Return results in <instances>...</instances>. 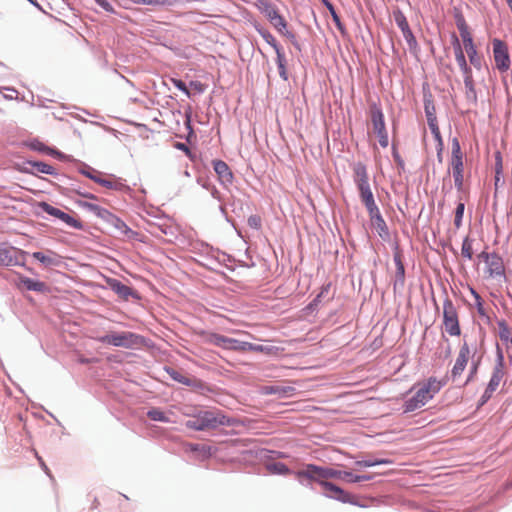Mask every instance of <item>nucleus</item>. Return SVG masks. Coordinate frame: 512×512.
Instances as JSON below:
<instances>
[{
	"label": "nucleus",
	"mask_w": 512,
	"mask_h": 512,
	"mask_svg": "<svg viewBox=\"0 0 512 512\" xmlns=\"http://www.w3.org/2000/svg\"><path fill=\"white\" fill-rule=\"evenodd\" d=\"M389 463H391V461L388 459H367V460L356 461V465L359 467H372V466H376V465L389 464Z\"/></svg>",
	"instance_id": "e433bc0d"
},
{
	"label": "nucleus",
	"mask_w": 512,
	"mask_h": 512,
	"mask_svg": "<svg viewBox=\"0 0 512 512\" xmlns=\"http://www.w3.org/2000/svg\"><path fill=\"white\" fill-rule=\"evenodd\" d=\"M30 147L33 150L45 152L50 155L57 154V152L54 149L47 147L45 144H43L42 142H39V141H33L30 144Z\"/></svg>",
	"instance_id": "37998d69"
},
{
	"label": "nucleus",
	"mask_w": 512,
	"mask_h": 512,
	"mask_svg": "<svg viewBox=\"0 0 512 512\" xmlns=\"http://www.w3.org/2000/svg\"><path fill=\"white\" fill-rule=\"evenodd\" d=\"M292 387H280V386H265L263 391L265 394H281L286 395L292 391Z\"/></svg>",
	"instance_id": "4c0bfd02"
},
{
	"label": "nucleus",
	"mask_w": 512,
	"mask_h": 512,
	"mask_svg": "<svg viewBox=\"0 0 512 512\" xmlns=\"http://www.w3.org/2000/svg\"><path fill=\"white\" fill-rule=\"evenodd\" d=\"M248 224L249 226L253 227V228H259L260 225H261V221H260V218L257 217V216H250L248 218Z\"/></svg>",
	"instance_id": "864d4df0"
},
{
	"label": "nucleus",
	"mask_w": 512,
	"mask_h": 512,
	"mask_svg": "<svg viewBox=\"0 0 512 512\" xmlns=\"http://www.w3.org/2000/svg\"><path fill=\"white\" fill-rule=\"evenodd\" d=\"M133 4H142L149 6H164V5H173L178 2V0H130Z\"/></svg>",
	"instance_id": "72a5a7b5"
},
{
	"label": "nucleus",
	"mask_w": 512,
	"mask_h": 512,
	"mask_svg": "<svg viewBox=\"0 0 512 512\" xmlns=\"http://www.w3.org/2000/svg\"><path fill=\"white\" fill-rule=\"evenodd\" d=\"M256 7L269 21L279 14L276 6L266 0H257Z\"/></svg>",
	"instance_id": "a878e982"
},
{
	"label": "nucleus",
	"mask_w": 512,
	"mask_h": 512,
	"mask_svg": "<svg viewBox=\"0 0 512 512\" xmlns=\"http://www.w3.org/2000/svg\"><path fill=\"white\" fill-rule=\"evenodd\" d=\"M509 66H505V65H502V66H498V68L501 70V71H506L508 69Z\"/></svg>",
	"instance_id": "0e129e2a"
},
{
	"label": "nucleus",
	"mask_w": 512,
	"mask_h": 512,
	"mask_svg": "<svg viewBox=\"0 0 512 512\" xmlns=\"http://www.w3.org/2000/svg\"><path fill=\"white\" fill-rule=\"evenodd\" d=\"M41 208L47 214L60 219L62 222H64L65 224H67L70 227L77 228V229L82 228V224L79 220L75 219L73 216L63 212L62 210H60L48 203L43 202L41 204Z\"/></svg>",
	"instance_id": "4468645a"
},
{
	"label": "nucleus",
	"mask_w": 512,
	"mask_h": 512,
	"mask_svg": "<svg viewBox=\"0 0 512 512\" xmlns=\"http://www.w3.org/2000/svg\"><path fill=\"white\" fill-rule=\"evenodd\" d=\"M492 44L496 64H506V62L509 61L508 48L506 44L498 39H494Z\"/></svg>",
	"instance_id": "6ab92c4d"
},
{
	"label": "nucleus",
	"mask_w": 512,
	"mask_h": 512,
	"mask_svg": "<svg viewBox=\"0 0 512 512\" xmlns=\"http://www.w3.org/2000/svg\"><path fill=\"white\" fill-rule=\"evenodd\" d=\"M427 123H428V126H429L435 140L437 141V149H438V153H440L443 149V140L441 137V133H440V129H439L437 120L436 121L431 120V122H427Z\"/></svg>",
	"instance_id": "7c9ffc66"
},
{
	"label": "nucleus",
	"mask_w": 512,
	"mask_h": 512,
	"mask_svg": "<svg viewBox=\"0 0 512 512\" xmlns=\"http://www.w3.org/2000/svg\"><path fill=\"white\" fill-rule=\"evenodd\" d=\"M456 24L462 40L472 37L468 25L462 15H457Z\"/></svg>",
	"instance_id": "2f4dec72"
},
{
	"label": "nucleus",
	"mask_w": 512,
	"mask_h": 512,
	"mask_svg": "<svg viewBox=\"0 0 512 512\" xmlns=\"http://www.w3.org/2000/svg\"><path fill=\"white\" fill-rule=\"evenodd\" d=\"M206 342L226 350L242 352L244 341L230 338L217 333L207 335Z\"/></svg>",
	"instance_id": "f8f14e48"
},
{
	"label": "nucleus",
	"mask_w": 512,
	"mask_h": 512,
	"mask_svg": "<svg viewBox=\"0 0 512 512\" xmlns=\"http://www.w3.org/2000/svg\"><path fill=\"white\" fill-rule=\"evenodd\" d=\"M360 193V198L363 204L365 205L367 211H376V203L374 200L373 193L370 188V184H365L357 187Z\"/></svg>",
	"instance_id": "aec40b11"
},
{
	"label": "nucleus",
	"mask_w": 512,
	"mask_h": 512,
	"mask_svg": "<svg viewBox=\"0 0 512 512\" xmlns=\"http://www.w3.org/2000/svg\"><path fill=\"white\" fill-rule=\"evenodd\" d=\"M342 477V471L334 468L326 467V480L328 479H340Z\"/></svg>",
	"instance_id": "8fccbe9b"
},
{
	"label": "nucleus",
	"mask_w": 512,
	"mask_h": 512,
	"mask_svg": "<svg viewBox=\"0 0 512 512\" xmlns=\"http://www.w3.org/2000/svg\"><path fill=\"white\" fill-rule=\"evenodd\" d=\"M174 147L176 149L182 150L189 158L193 157L190 148L186 144L181 143V142H176L174 144Z\"/></svg>",
	"instance_id": "3c124183"
},
{
	"label": "nucleus",
	"mask_w": 512,
	"mask_h": 512,
	"mask_svg": "<svg viewBox=\"0 0 512 512\" xmlns=\"http://www.w3.org/2000/svg\"><path fill=\"white\" fill-rule=\"evenodd\" d=\"M4 90L7 91V93H3L4 97L13 99L16 97L17 91L14 89L4 88Z\"/></svg>",
	"instance_id": "13d9d810"
},
{
	"label": "nucleus",
	"mask_w": 512,
	"mask_h": 512,
	"mask_svg": "<svg viewBox=\"0 0 512 512\" xmlns=\"http://www.w3.org/2000/svg\"><path fill=\"white\" fill-rule=\"evenodd\" d=\"M175 84H176V87H178L180 90L188 93L186 85L182 81L179 80V81L175 82Z\"/></svg>",
	"instance_id": "052dcab7"
},
{
	"label": "nucleus",
	"mask_w": 512,
	"mask_h": 512,
	"mask_svg": "<svg viewBox=\"0 0 512 512\" xmlns=\"http://www.w3.org/2000/svg\"><path fill=\"white\" fill-rule=\"evenodd\" d=\"M147 416L154 421L167 422L168 418L164 412L159 409H151L148 411Z\"/></svg>",
	"instance_id": "a19ab883"
},
{
	"label": "nucleus",
	"mask_w": 512,
	"mask_h": 512,
	"mask_svg": "<svg viewBox=\"0 0 512 512\" xmlns=\"http://www.w3.org/2000/svg\"><path fill=\"white\" fill-rule=\"evenodd\" d=\"M273 468L275 469L276 472L280 473V474H287L289 473V469L288 467L283 464V463H276L273 465Z\"/></svg>",
	"instance_id": "603ef678"
},
{
	"label": "nucleus",
	"mask_w": 512,
	"mask_h": 512,
	"mask_svg": "<svg viewBox=\"0 0 512 512\" xmlns=\"http://www.w3.org/2000/svg\"><path fill=\"white\" fill-rule=\"evenodd\" d=\"M449 166L452 171L455 187L458 191H462L464 187V161L460 143L457 138L452 139Z\"/></svg>",
	"instance_id": "20e7f679"
},
{
	"label": "nucleus",
	"mask_w": 512,
	"mask_h": 512,
	"mask_svg": "<svg viewBox=\"0 0 512 512\" xmlns=\"http://www.w3.org/2000/svg\"><path fill=\"white\" fill-rule=\"evenodd\" d=\"M424 109L427 118V122H431V120L436 121V109L431 99V96H425L424 98Z\"/></svg>",
	"instance_id": "c756f323"
},
{
	"label": "nucleus",
	"mask_w": 512,
	"mask_h": 512,
	"mask_svg": "<svg viewBox=\"0 0 512 512\" xmlns=\"http://www.w3.org/2000/svg\"><path fill=\"white\" fill-rule=\"evenodd\" d=\"M242 352H246V351H253V352H268L269 351V348L263 346V345H256V344H252L250 342H245L243 343V347H242Z\"/></svg>",
	"instance_id": "c03bdc74"
},
{
	"label": "nucleus",
	"mask_w": 512,
	"mask_h": 512,
	"mask_svg": "<svg viewBox=\"0 0 512 512\" xmlns=\"http://www.w3.org/2000/svg\"><path fill=\"white\" fill-rule=\"evenodd\" d=\"M472 239L468 236L464 238L462 247H461V255L469 260L473 257V247H472Z\"/></svg>",
	"instance_id": "c9c22d12"
},
{
	"label": "nucleus",
	"mask_w": 512,
	"mask_h": 512,
	"mask_svg": "<svg viewBox=\"0 0 512 512\" xmlns=\"http://www.w3.org/2000/svg\"><path fill=\"white\" fill-rule=\"evenodd\" d=\"M443 327L449 336L461 335L458 309L449 297L443 301Z\"/></svg>",
	"instance_id": "39448f33"
},
{
	"label": "nucleus",
	"mask_w": 512,
	"mask_h": 512,
	"mask_svg": "<svg viewBox=\"0 0 512 512\" xmlns=\"http://www.w3.org/2000/svg\"><path fill=\"white\" fill-rule=\"evenodd\" d=\"M32 257L41 262L45 267H56L62 263V257L51 250H48L47 253L34 252Z\"/></svg>",
	"instance_id": "a211bd4d"
},
{
	"label": "nucleus",
	"mask_w": 512,
	"mask_h": 512,
	"mask_svg": "<svg viewBox=\"0 0 512 512\" xmlns=\"http://www.w3.org/2000/svg\"><path fill=\"white\" fill-rule=\"evenodd\" d=\"M234 424V419L227 417L220 411H202L193 418L187 420L186 427L196 431H203L207 429H214L218 426H232Z\"/></svg>",
	"instance_id": "f03ea898"
},
{
	"label": "nucleus",
	"mask_w": 512,
	"mask_h": 512,
	"mask_svg": "<svg viewBox=\"0 0 512 512\" xmlns=\"http://www.w3.org/2000/svg\"><path fill=\"white\" fill-rule=\"evenodd\" d=\"M270 23L272 24V26L283 36L289 38L290 40H294L295 39V35L290 32L287 28V22L286 20L283 18V16H281L280 14H278L275 18H273Z\"/></svg>",
	"instance_id": "bb28decb"
},
{
	"label": "nucleus",
	"mask_w": 512,
	"mask_h": 512,
	"mask_svg": "<svg viewBox=\"0 0 512 512\" xmlns=\"http://www.w3.org/2000/svg\"><path fill=\"white\" fill-rule=\"evenodd\" d=\"M298 478H305L311 482H317L322 486V483H329L326 480V467L317 466L314 464H307L304 469L296 473Z\"/></svg>",
	"instance_id": "ddd939ff"
},
{
	"label": "nucleus",
	"mask_w": 512,
	"mask_h": 512,
	"mask_svg": "<svg viewBox=\"0 0 512 512\" xmlns=\"http://www.w3.org/2000/svg\"><path fill=\"white\" fill-rule=\"evenodd\" d=\"M353 179L357 187L369 183L366 166L358 162L353 166Z\"/></svg>",
	"instance_id": "393cba45"
},
{
	"label": "nucleus",
	"mask_w": 512,
	"mask_h": 512,
	"mask_svg": "<svg viewBox=\"0 0 512 512\" xmlns=\"http://www.w3.org/2000/svg\"><path fill=\"white\" fill-rule=\"evenodd\" d=\"M457 59H458V61L463 62V64H466L464 56L461 51H460V54L457 56Z\"/></svg>",
	"instance_id": "680f3d73"
},
{
	"label": "nucleus",
	"mask_w": 512,
	"mask_h": 512,
	"mask_svg": "<svg viewBox=\"0 0 512 512\" xmlns=\"http://www.w3.org/2000/svg\"><path fill=\"white\" fill-rule=\"evenodd\" d=\"M370 220L372 225L376 228L378 234L380 237H386L388 236V228L387 225L383 219V217L380 214L378 206L376 207V211H368Z\"/></svg>",
	"instance_id": "412c9836"
},
{
	"label": "nucleus",
	"mask_w": 512,
	"mask_h": 512,
	"mask_svg": "<svg viewBox=\"0 0 512 512\" xmlns=\"http://www.w3.org/2000/svg\"><path fill=\"white\" fill-rule=\"evenodd\" d=\"M80 205L102 219H107L110 215V212L107 209L102 208L92 202H81Z\"/></svg>",
	"instance_id": "c85d7f7f"
},
{
	"label": "nucleus",
	"mask_w": 512,
	"mask_h": 512,
	"mask_svg": "<svg viewBox=\"0 0 512 512\" xmlns=\"http://www.w3.org/2000/svg\"><path fill=\"white\" fill-rule=\"evenodd\" d=\"M110 287L114 292H116L120 297L124 299H128V297L131 295L132 291L131 288L127 285L123 284L122 282L113 279L109 282Z\"/></svg>",
	"instance_id": "cd10ccee"
},
{
	"label": "nucleus",
	"mask_w": 512,
	"mask_h": 512,
	"mask_svg": "<svg viewBox=\"0 0 512 512\" xmlns=\"http://www.w3.org/2000/svg\"><path fill=\"white\" fill-rule=\"evenodd\" d=\"M463 41V46H464V49L469 57V60L471 62V64H475L476 62V50H475V47H474V44H473V39L472 37L468 38V39H464L462 40Z\"/></svg>",
	"instance_id": "f704fd0d"
},
{
	"label": "nucleus",
	"mask_w": 512,
	"mask_h": 512,
	"mask_svg": "<svg viewBox=\"0 0 512 512\" xmlns=\"http://www.w3.org/2000/svg\"><path fill=\"white\" fill-rule=\"evenodd\" d=\"M213 168L216 172L219 181L223 185H231L233 182V173L231 172L229 166L222 160L213 161Z\"/></svg>",
	"instance_id": "f3484780"
},
{
	"label": "nucleus",
	"mask_w": 512,
	"mask_h": 512,
	"mask_svg": "<svg viewBox=\"0 0 512 512\" xmlns=\"http://www.w3.org/2000/svg\"><path fill=\"white\" fill-rule=\"evenodd\" d=\"M97 341L115 347L133 349L143 344V338L130 331L111 333L97 338Z\"/></svg>",
	"instance_id": "7ed1b4c3"
},
{
	"label": "nucleus",
	"mask_w": 512,
	"mask_h": 512,
	"mask_svg": "<svg viewBox=\"0 0 512 512\" xmlns=\"http://www.w3.org/2000/svg\"><path fill=\"white\" fill-rule=\"evenodd\" d=\"M464 210H465V204L463 202H459L457 204V207L455 210V217H454V225L456 228H460L462 225Z\"/></svg>",
	"instance_id": "ea45409f"
},
{
	"label": "nucleus",
	"mask_w": 512,
	"mask_h": 512,
	"mask_svg": "<svg viewBox=\"0 0 512 512\" xmlns=\"http://www.w3.org/2000/svg\"><path fill=\"white\" fill-rule=\"evenodd\" d=\"M326 6L332 16V19L334 21V23L336 24L337 28L340 30V31H343L344 30V26L343 24L341 23V20H340V17L338 16L337 12L335 11V8L333 7V5L329 2H326Z\"/></svg>",
	"instance_id": "49530a36"
},
{
	"label": "nucleus",
	"mask_w": 512,
	"mask_h": 512,
	"mask_svg": "<svg viewBox=\"0 0 512 512\" xmlns=\"http://www.w3.org/2000/svg\"><path fill=\"white\" fill-rule=\"evenodd\" d=\"M480 362H481V357H478L477 359H475L471 362L470 371H469V374H468L465 384L474 380V378L478 372Z\"/></svg>",
	"instance_id": "79ce46f5"
},
{
	"label": "nucleus",
	"mask_w": 512,
	"mask_h": 512,
	"mask_svg": "<svg viewBox=\"0 0 512 512\" xmlns=\"http://www.w3.org/2000/svg\"><path fill=\"white\" fill-rule=\"evenodd\" d=\"M475 356L476 347L464 340L459 348L455 363L451 369V377L453 380H456L463 374L469 360L472 362L475 360Z\"/></svg>",
	"instance_id": "423d86ee"
},
{
	"label": "nucleus",
	"mask_w": 512,
	"mask_h": 512,
	"mask_svg": "<svg viewBox=\"0 0 512 512\" xmlns=\"http://www.w3.org/2000/svg\"><path fill=\"white\" fill-rule=\"evenodd\" d=\"M504 375L503 357L500 355L498 363L493 368L490 381L480 398V406L484 405L492 397L493 393L497 390L503 380Z\"/></svg>",
	"instance_id": "6e6552de"
},
{
	"label": "nucleus",
	"mask_w": 512,
	"mask_h": 512,
	"mask_svg": "<svg viewBox=\"0 0 512 512\" xmlns=\"http://www.w3.org/2000/svg\"><path fill=\"white\" fill-rule=\"evenodd\" d=\"M165 371L174 381L179 382L185 386H189L196 391H199V392L210 391V388L208 387V385L204 381H202L196 377L185 375L182 372L177 371L171 367H166Z\"/></svg>",
	"instance_id": "9b49d317"
},
{
	"label": "nucleus",
	"mask_w": 512,
	"mask_h": 512,
	"mask_svg": "<svg viewBox=\"0 0 512 512\" xmlns=\"http://www.w3.org/2000/svg\"><path fill=\"white\" fill-rule=\"evenodd\" d=\"M189 449H190L191 451H195V452H196V451H204V452H206V451H208V450H209V448H207V447H205V446H200V445H198V444H190V445H189Z\"/></svg>",
	"instance_id": "4d7b16f0"
},
{
	"label": "nucleus",
	"mask_w": 512,
	"mask_h": 512,
	"mask_svg": "<svg viewBox=\"0 0 512 512\" xmlns=\"http://www.w3.org/2000/svg\"><path fill=\"white\" fill-rule=\"evenodd\" d=\"M32 166L40 173L48 174V175H54L55 168L47 163L44 162H34L32 163Z\"/></svg>",
	"instance_id": "58836bf2"
},
{
	"label": "nucleus",
	"mask_w": 512,
	"mask_h": 512,
	"mask_svg": "<svg viewBox=\"0 0 512 512\" xmlns=\"http://www.w3.org/2000/svg\"><path fill=\"white\" fill-rule=\"evenodd\" d=\"M444 384V381L435 377H430L426 382L418 384L415 394L405 401L404 412H412L426 405Z\"/></svg>",
	"instance_id": "f257e3e1"
},
{
	"label": "nucleus",
	"mask_w": 512,
	"mask_h": 512,
	"mask_svg": "<svg viewBox=\"0 0 512 512\" xmlns=\"http://www.w3.org/2000/svg\"><path fill=\"white\" fill-rule=\"evenodd\" d=\"M395 22L398 25V27L401 29L404 38L406 41L411 44L412 42H415V38L413 36L412 31L410 30L408 21L404 14L400 11L394 13Z\"/></svg>",
	"instance_id": "4be33fe9"
},
{
	"label": "nucleus",
	"mask_w": 512,
	"mask_h": 512,
	"mask_svg": "<svg viewBox=\"0 0 512 512\" xmlns=\"http://www.w3.org/2000/svg\"><path fill=\"white\" fill-rule=\"evenodd\" d=\"M19 289L44 293L48 291L47 285L39 280H34L26 276L19 275L16 281Z\"/></svg>",
	"instance_id": "dca6fc26"
},
{
	"label": "nucleus",
	"mask_w": 512,
	"mask_h": 512,
	"mask_svg": "<svg viewBox=\"0 0 512 512\" xmlns=\"http://www.w3.org/2000/svg\"><path fill=\"white\" fill-rule=\"evenodd\" d=\"M97 4H99L106 11H112L113 8L111 4L106 0H95Z\"/></svg>",
	"instance_id": "5fc2aeb1"
},
{
	"label": "nucleus",
	"mask_w": 512,
	"mask_h": 512,
	"mask_svg": "<svg viewBox=\"0 0 512 512\" xmlns=\"http://www.w3.org/2000/svg\"><path fill=\"white\" fill-rule=\"evenodd\" d=\"M394 262H395V265H396V268L397 267H401V266H404L403 262H402V255L400 252H395L394 254Z\"/></svg>",
	"instance_id": "6e6d98bb"
},
{
	"label": "nucleus",
	"mask_w": 512,
	"mask_h": 512,
	"mask_svg": "<svg viewBox=\"0 0 512 512\" xmlns=\"http://www.w3.org/2000/svg\"><path fill=\"white\" fill-rule=\"evenodd\" d=\"M340 479L348 482V483H356L362 481H368L371 479L368 475H355L352 472L342 471V477Z\"/></svg>",
	"instance_id": "473e14b6"
},
{
	"label": "nucleus",
	"mask_w": 512,
	"mask_h": 512,
	"mask_svg": "<svg viewBox=\"0 0 512 512\" xmlns=\"http://www.w3.org/2000/svg\"><path fill=\"white\" fill-rule=\"evenodd\" d=\"M31 4H33L36 7H39L38 3L35 0H28Z\"/></svg>",
	"instance_id": "69168bd1"
},
{
	"label": "nucleus",
	"mask_w": 512,
	"mask_h": 512,
	"mask_svg": "<svg viewBox=\"0 0 512 512\" xmlns=\"http://www.w3.org/2000/svg\"><path fill=\"white\" fill-rule=\"evenodd\" d=\"M478 259L486 264L485 273L489 278L503 276L505 267L502 258L497 253H488L482 251L478 254Z\"/></svg>",
	"instance_id": "0eeeda50"
},
{
	"label": "nucleus",
	"mask_w": 512,
	"mask_h": 512,
	"mask_svg": "<svg viewBox=\"0 0 512 512\" xmlns=\"http://www.w3.org/2000/svg\"><path fill=\"white\" fill-rule=\"evenodd\" d=\"M395 278L396 279H395V282H394V287L395 288L397 286L403 287V285L405 283V267L404 266L396 268Z\"/></svg>",
	"instance_id": "a18cd8bd"
},
{
	"label": "nucleus",
	"mask_w": 512,
	"mask_h": 512,
	"mask_svg": "<svg viewBox=\"0 0 512 512\" xmlns=\"http://www.w3.org/2000/svg\"><path fill=\"white\" fill-rule=\"evenodd\" d=\"M498 337L506 349L512 347V330L505 320L497 321Z\"/></svg>",
	"instance_id": "5701e85b"
},
{
	"label": "nucleus",
	"mask_w": 512,
	"mask_h": 512,
	"mask_svg": "<svg viewBox=\"0 0 512 512\" xmlns=\"http://www.w3.org/2000/svg\"><path fill=\"white\" fill-rule=\"evenodd\" d=\"M322 488L327 492L326 496L330 498L336 499L343 503H356L354 495L344 491L342 488L331 482L322 483Z\"/></svg>",
	"instance_id": "2eb2a0df"
},
{
	"label": "nucleus",
	"mask_w": 512,
	"mask_h": 512,
	"mask_svg": "<svg viewBox=\"0 0 512 512\" xmlns=\"http://www.w3.org/2000/svg\"><path fill=\"white\" fill-rule=\"evenodd\" d=\"M83 174L86 177H88L89 179L93 180L95 183H97L103 187H106L108 189H115V190L119 189V186H120L119 183H117L116 181H113V180L102 178L100 176V173L95 170L90 169L89 171H83Z\"/></svg>",
	"instance_id": "b1692460"
},
{
	"label": "nucleus",
	"mask_w": 512,
	"mask_h": 512,
	"mask_svg": "<svg viewBox=\"0 0 512 512\" xmlns=\"http://www.w3.org/2000/svg\"><path fill=\"white\" fill-rule=\"evenodd\" d=\"M463 72L465 75L464 82H465L466 88L469 89V91L474 92V88H473L474 83H473V79H472V75H471L470 66H463Z\"/></svg>",
	"instance_id": "de8ad7c7"
},
{
	"label": "nucleus",
	"mask_w": 512,
	"mask_h": 512,
	"mask_svg": "<svg viewBox=\"0 0 512 512\" xmlns=\"http://www.w3.org/2000/svg\"><path fill=\"white\" fill-rule=\"evenodd\" d=\"M27 252L8 246L6 244H0V265L1 266H15L23 265L25 262V256Z\"/></svg>",
	"instance_id": "1a4fd4ad"
},
{
	"label": "nucleus",
	"mask_w": 512,
	"mask_h": 512,
	"mask_svg": "<svg viewBox=\"0 0 512 512\" xmlns=\"http://www.w3.org/2000/svg\"><path fill=\"white\" fill-rule=\"evenodd\" d=\"M470 290H471V294L473 295V297L475 299V305H476L478 313L480 315H485L483 300H482L481 296L474 289L471 288Z\"/></svg>",
	"instance_id": "09e8293b"
},
{
	"label": "nucleus",
	"mask_w": 512,
	"mask_h": 512,
	"mask_svg": "<svg viewBox=\"0 0 512 512\" xmlns=\"http://www.w3.org/2000/svg\"><path fill=\"white\" fill-rule=\"evenodd\" d=\"M507 4H508V6L510 7V9H511V11H512V0H508V1H507Z\"/></svg>",
	"instance_id": "338daca9"
},
{
	"label": "nucleus",
	"mask_w": 512,
	"mask_h": 512,
	"mask_svg": "<svg viewBox=\"0 0 512 512\" xmlns=\"http://www.w3.org/2000/svg\"><path fill=\"white\" fill-rule=\"evenodd\" d=\"M286 66H278V72H279V75L284 79V80H287L288 79V76H287V73H286Z\"/></svg>",
	"instance_id": "bf43d9fd"
},
{
	"label": "nucleus",
	"mask_w": 512,
	"mask_h": 512,
	"mask_svg": "<svg viewBox=\"0 0 512 512\" xmlns=\"http://www.w3.org/2000/svg\"><path fill=\"white\" fill-rule=\"evenodd\" d=\"M84 197L88 198V199H92V200H95L96 199V196L93 195V194H84L83 195Z\"/></svg>",
	"instance_id": "e2e57ef3"
},
{
	"label": "nucleus",
	"mask_w": 512,
	"mask_h": 512,
	"mask_svg": "<svg viewBox=\"0 0 512 512\" xmlns=\"http://www.w3.org/2000/svg\"><path fill=\"white\" fill-rule=\"evenodd\" d=\"M370 116L373 132L377 135L379 144L384 148L387 147L389 140L385 128L384 116L381 109L376 105L372 106L370 110Z\"/></svg>",
	"instance_id": "9d476101"
}]
</instances>
